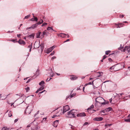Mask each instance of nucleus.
I'll list each match as a JSON object with an SVG mask.
<instances>
[{"label":"nucleus","instance_id":"1","mask_svg":"<svg viewBox=\"0 0 130 130\" xmlns=\"http://www.w3.org/2000/svg\"><path fill=\"white\" fill-rule=\"evenodd\" d=\"M75 111L74 110H72L68 112V117L70 118L75 117Z\"/></svg>","mask_w":130,"mask_h":130},{"label":"nucleus","instance_id":"2","mask_svg":"<svg viewBox=\"0 0 130 130\" xmlns=\"http://www.w3.org/2000/svg\"><path fill=\"white\" fill-rule=\"evenodd\" d=\"M33 107L32 106H28L25 110V113L27 114H29L32 110Z\"/></svg>","mask_w":130,"mask_h":130},{"label":"nucleus","instance_id":"3","mask_svg":"<svg viewBox=\"0 0 130 130\" xmlns=\"http://www.w3.org/2000/svg\"><path fill=\"white\" fill-rule=\"evenodd\" d=\"M123 52L130 55V46H125L123 50Z\"/></svg>","mask_w":130,"mask_h":130},{"label":"nucleus","instance_id":"4","mask_svg":"<svg viewBox=\"0 0 130 130\" xmlns=\"http://www.w3.org/2000/svg\"><path fill=\"white\" fill-rule=\"evenodd\" d=\"M62 109H57L55 111H56L57 112L58 111L57 113H56V115H54L52 117V118H54L56 117L59 116L61 114H62Z\"/></svg>","mask_w":130,"mask_h":130},{"label":"nucleus","instance_id":"5","mask_svg":"<svg viewBox=\"0 0 130 130\" xmlns=\"http://www.w3.org/2000/svg\"><path fill=\"white\" fill-rule=\"evenodd\" d=\"M55 47V46L54 45L51 47L47 49L46 50H44V52L45 53L48 54L51 52Z\"/></svg>","mask_w":130,"mask_h":130},{"label":"nucleus","instance_id":"6","mask_svg":"<svg viewBox=\"0 0 130 130\" xmlns=\"http://www.w3.org/2000/svg\"><path fill=\"white\" fill-rule=\"evenodd\" d=\"M70 109V107L68 105H66L63 107L62 113H64Z\"/></svg>","mask_w":130,"mask_h":130},{"label":"nucleus","instance_id":"7","mask_svg":"<svg viewBox=\"0 0 130 130\" xmlns=\"http://www.w3.org/2000/svg\"><path fill=\"white\" fill-rule=\"evenodd\" d=\"M38 129V126L37 124L33 125L31 127V130H35Z\"/></svg>","mask_w":130,"mask_h":130},{"label":"nucleus","instance_id":"8","mask_svg":"<svg viewBox=\"0 0 130 130\" xmlns=\"http://www.w3.org/2000/svg\"><path fill=\"white\" fill-rule=\"evenodd\" d=\"M118 67V66L117 65L112 66L110 68V69H112L115 71H118L120 70V69H117Z\"/></svg>","mask_w":130,"mask_h":130},{"label":"nucleus","instance_id":"9","mask_svg":"<svg viewBox=\"0 0 130 130\" xmlns=\"http://www.w3.org/2000/svg\"><path fill=\"white\" fill-rule=\"evenodd\" d=\"M103 119V118L102 117H95L93 119V120L94 121H100L102 120Z\"/></svg>","mask_w":130,"mask_h":130},{"label":"nucleus","instance_id":"10","mask_svg":"<svg viewBox=\"0 0 130 130\" xmlns=\"http://www.w3.org/2000/svg\"><path fill=\"white\" fill-rule=\"evenodd\" d=\"M116 27L117 28H120L121 27H122L123 26L124 24L123 23H120L117 24H115Z\"/></svg>","mask_w":130,"mask_h":130},{"label":"nucleus","instance_id":"11","mask_svg":"<svg viewBox=\"0 0 130 130\" xmlns=\"http://www.w3.org/2000/svg\"><path fill=\"white\" fill-rule=\"evenodd\" d=\"M58 120H56L54 121L53 124V126L55 127H56L58 124Z\"/></svg>","mask_w":130,"mask_h":130},{"label":"nucleus","instance_id":"12","mask_svg":"<svg viewBox=\"0 0 130 130\" xmlns=\"http://www.w3.org/2000/svg\"><path fill=\"white\" fill-rule=\"evenodd\" d=\"M104 99L103 98L100 97H99L96 98L95 99V102H102V101Z\"/></svg>","mask_w":130,"mask_h":130},{"label":"nucleus","instance_id":"13","mask_svg":"<svg viewBox=\"0 0 130 130\" xmlns=\"http://www.w3.org/2000/svg\"><path fill=\"white\" fill-rule=\"evenodd\" d=\"M77 117H84L86 116L85 113L84 112L82 113H80L79 114H78L77 115Z\"/></svg>","mask_w":130,"mask_h":130},{"label":"nucleus","instance_id":"14","mask_svg":"<svg viewBox=\"0 0 130 130\" xmlns=\"http://www.w3.org/2000/svg\"><path fill=\"white\" fill-rule=\"evenodd\" d=\"M57 36L59 37H61L64 38L66 36V34L61 33L57 34Z\"/></svg>","mask_w":130,"mask_h":130},{"label":"nucleus","instance_id":"15","mask_svg":"<svg viewBox=\"0 0 130 130\" xmlns=\"http://www.w3.org/2000/svg\"><path fill=\"white\" fill-rule=\"evenodd\" d=\"M101 102H96L95 103V106L96 107H99L101 105Z\"/></svg>","mask_w":130,"mask_h":130},{"label":"nucleus","instance_id":"16","mask_svg":"<svg viewBox=\"0 0 130 130\" xmlns=\"http://www.w3.org/2000/svg\"><path fill=\"white\" fill-rule=\"evenodd\" d=\"M18 42L19 44H23L24 45L26 43L24 41L21 39H20Z\"/></svg>","mask_w":130,"mask_h":130},{"label":"nucleus","instance_id":"17","mask_svg":"<svg viewBox=\"0 0 130 130\" xmlns=\"http://www.w3.org/2000/svg\"><path fill=\"white\" fill-rule=\"evenodd\" d=\"M83 85H82L80 86V87H77V90H81V89L82 88L83 89V91H84L85 86L83 87Z\"/></svg>","mask_w":130,"mask_h":130},{"label":"nucleus","instance_id":"18","mask_svg":"<svg viewBox=\"0 0 130 130\" xmlns=\"http://www.w3.org/2000/svg\"><path fill=\"white\" fill-rule=\"evenodd\" d=\"M128 70H127V71L126 72V74L128 75H130V66L129 67H128Z\"/></svg>","mask_w":130,"mask_h":130},{"label":"nucleus","instance_id":"19","mask_svg":"<svg viewBox=\"0 0 130 130\" xmlns=\"http://www.w3.org/2000/svg\"><path fill=\"white\" fill-rule=\"evenodd\" d=\"M32 47V43H31L27 47L28 48H29V52H30L31 51V49Z\"/></svg>","mask_w":130,"mask_h":130},{"label":"nucleus","instance_id":"20","mask_svg":"<svg viewBox=\"0 0 130 130\" xmlns=\"http://www.w3.org/2000/svg\"><path fill=\"white\" fill-rule=\"evenodd\" d=\"M112 109V108L109 107L105 109V110L107 112H109Z\"/></svg>","mask_w":130,"mask_h":130},{"label":"nucleus","instance_id":"21","mask_svg":"<svg viewBox=\"0 0 130 130\" xmlns=\"http://www.w3.org/2000/svg\"><path fill=\"white\" fill-rule=\"evenodd\" d=\"M128 118H128L127 119H126L124 120L126 122H130V114L128 115Z\"/></svg>","mask_w":130,"mask_h":130},{"label":"nucleus","instance_id":"22","mask_svg":"<svg viewBox=\"0 0 130 130\" xmlns=\"http://www.w3.org/2000/svg\"><path fill=\"white\" fill-rule=\"evenodd\" d=\"M77 77L75 76H73L72 77H70V78L71 80H74L77 79Z\"/></svg>","mask_w":130,"mask_h":130},{"label":"nucleus","instance_id":"23","mask_svg":"<svg viewBox=\"0 0 130 130\" xmlns=\"http://www.w3.org/2000/svg\"><path fill=\"white\" fill-rule=\"evenodd\" d=\"M30 20L32 21H38V19L37 17H35L34 18H32L30 19Z\"/></svg>","mask_w":130,"mask_h":130},{"label":"nucleus","instance_id":"24","mask_svg":"<svg viewBox=\"0 0 130 130\" xmlns=\"http://www.w3.org/2000/svg\"><path fill=\"white\" fill-rule=\"evenodd\" d=\"M31 26V28L34 29L37 27V24H35Z\"/></svg>","mask_w":130,"mask_h":130},{"label":"nucleus","instance_id":"25","mask_svg":"<svg viewBox=\"0 0 130 130\" xmlns=\"http://www.w3.org/2000/svg\"><path fill=\"white\" fill-rule=\"evenodd\" d=\"M93 81H93L92 83L91 82H90L86 84L84 86H86L87 85H93Z\"/></svg>","mask_w":130,"mask_h":130},{"label":"nucleus","instance_id":"26","mask_svg":"<svg viewBox=\"0 0 130 130\" xmlns=\"http://www.w3.org/2000/svg\"><path fill=\"white\" fill-rule=\"evenodd\" d=\"M44 84V82L43 81H42L41 82H40L39 84L40 85L42 86H43V85Z\"/></svg>","mask_w":130,"mask_h":130},{"label":"nucleus","instance_id":"27","mask_svg":"<svg viewBox=\"0 0 130 130\" xmlns=\"http://www.w3.org/2000/svg\"><path fill=\"white\" fill-rule=\"evenodd\" d=\"M94 106L93 105H92L91 106L87 109V110L88 111L89 110H91V109H93L94 108Z\"/></svg>","mask_w":130,"mask_h":130},{"label":"nucleus","instance_id":"28","mask_svg":"<svg viewBox=\"0 0 130 130\" xmlns=\"http://www.w3.org/2000/svg\"><path fill=\"white\" fill-rule=\"evenodd\" d=\"M44 86H42L40 87L38 89L40 91H41L44 89Z\"/></svg>","mask_w":130,"mask_h":130},{"label":"nucleus","instance_id":"29","mask_svg":"<svg viewBox=\"0 0 130 130\" xmlns=\"http://www.w3.org/2000/svg\"><path fill=\"white\" fill-rule=\"evenodd\" d=\"M124 47H123L120 46L118 48V50H120L121 51H123V50L124 49Z\"/></svg>","mask_w":130,"mask_h":130},{"label":"nucleus","instance_id":"30","mask_svg":"<svg viewBox=\"0 0 130 130\" xmlns=\"http://www.w3.org/2000/svg\"><path fill=\"white\" fill-rule=\"evenodd\" d=\"M47 30H53L54 31V30L51 27H48L47 28Z\"/></svg>","mask_w":130,"mask_h":130},{"label":"nucleus","instance_id":"31","mask_svg":"<svg viewBox=\"0 0 130 130\" xmlns=\"http://www.w3.org/2000/svg\"><path fill=\"white\" fill-rule=\"evenodd\" d=\"M111 51H107L106 52L105 54L107 55H108L110 53Z\"/></svg>","mask_w":130,"mask_h":130},{"label":"nucleus","instance_id":"32","mask_svg":"<svg viewBox=\"0 0 130 130\" xmlns=\"http://www.w3.org/2000/svg\"><path fill=\"white\" fill-rule=\"evenodd\" d=\"M102 73H101L100 72H98L97 73V75L98 76V77H100L101 75V74Z\"/></svg>","mask_w":130,"mask_h":130},{"label":"nucleus","instance_id":"33","mask_svg":"<svg viewBox=\"0 0 130 130\" xmlns=\"http://www.w3.org/2000/svg\"><path fill=\"white\" fill-rule=\"evenodd\" d=\"M30 15H27L26 16H25L24 18V19H27L29 17H30Z\"/></svg>","mask_w":130,"mask_h":130},{"label":"nucleus","instance_id":"34","mask_svg":"<svg viewBox=\"0 0 130 130\" xmlns=\"http://www.w3.org/2000/svg\"><path fill=\"white\" fill-rule=\"evenodd\" d=\"M12 116V115L11 112L9 111L8 113V116L9 117H11V116Z\"/></svg>","mask_w":130,"mask_h":130},{"label":"nucleus","instance_id":"35","mask_svg":"<svg viewBox=\"0 0 130 130\" xmlns=\"http://www.w3.org/2000/svg\"><path fill=\"white\" fill-rule=\"evenodd\" d=\"M69 125H70V126H71V128L72 129H74V126H73L72 125H70V124H69Z\"/></svg>","mask_w":130,"mask_h":130},{"label":"nucleus","instance_id":"36","mask_svg":"<svg viewBox=\"0 0 130 130\" xmlns=\"http://www.w3.org/2000/svg\"><path fill=\"white\" fill-rule=\"evenodd\" d=\"M25 89L26 90V92H28L29 90V88L28 87H27L25 88Z\"/></svg>","mask_w":130,"mask_h":130},{"label":"nucleus","instance_id":"37","mask_svg":"<svg viewBox=\"0 0 130 130\" xmlns=\"http://www.w3.org/2000/svg\"><path fill=\"white\" fill-rule=\"evenodd\" d=\"M47 23H43L42 25L41 26L42 27H43L44 26L47 25Z\"/></svg>","mask_w":130,"mask_h":130},{"label":"nucleus","instance_id":"38","mask_svg":"<svg viewBox=\"0 0 130 130\" xmlns=\"http://www.w3.org/2000/svg\"><path fill=\"white\" fill-rule=\"evenodd\" d=\"M44 92H45V93L46 92V91H45V90H44L43 91H42L39 92V94H41V93H42Z\"/></svg>","mask_w":130,"mask_h":130},{"label":"nucleus","instance_id":"39","mask_svg":"<svg viewBox=\"0 0 130 130\" xmlns=\"http://www.w3.org/2000/svg\"><path fill=\"white\" fill-rule=\"evenodd\" d=\"M54 53H55V52L54 51H53L51 53L50 55L52 56L54 54Z\"/></svg>","mask_w":130,"mask_h":130},{"label":"nucleus","instance_id":"40","mask_svg":"<svg viewBox=\"0 0 130 130\" xmlns=\"http://www.w3.org/2000/svg\"><path fill=\"white\" fill-rule=\"evenodd\" d=\"M89 124L88 122H86L83 124V125H87Z\"/></svg>","mask_w":130,"mask_h":130},{"label":"nucleus","instance_id":"41","mask_svg":"<svg viewBox=\"0 0 130 130\" xmlns=\"http://www.w3.org/2000/svg\"><path fill=\"white\" fill-rule=\"evenodd\" d=\"M2 130H7V129L6 127H4L2 128Z\"/></svg>","mask_w":130,"mask_h":130},{"label":"nucleus","instance_id":"42","mask_svg":"<svg viewBox=\"0 0 130 130\" xmlns=\"http://www.w3.org/2000/svg\"><path fill=\"white\" fill-rule=\"evenodd\" d=\"M75 95V94H72L70 96V98H71L73 97Z\"/></svg>","mask_w":130,"mask_h":130},{"label":"nucleus","instance_id":"43","mask_svg":"<svg viewBox=\"0 0 130 130\" xmlns=\"http://www.w3.org/2000/svg\"><path fill=\"white\" fill-rule=\"evenodd\" d=\"M39 113V111H38L37 112V113H35V115H34V117H36V116L37 115V114H38Z\"/></svg>","mask_w":130,"mask_h":130},{"label":"nucleus","instance_id":"44","mask_svg":"<svg viewBox=\"0 0 130 130\" xmlns=\"http://www.w3.org/2000/svg\"><path fill=\"white\" fill-rule=\"evenodd\" d=\"M40 46H41V47L42 48V47H43V43H41L40 44Z\"/></svg>","mask_w":130,"mask_h":130},{"label":"nucleus","instance_id":"45","mask_svg":"<svg viewBox=\"0 0 130 130\" xmlns=\"http://www.w3.org/2000/svg\"><path fill=\"white\" fill-rule=\"evenodd\" d=\"M124 17V15H123L120 14V17L121 18H123Z\"/></svg>","mask_w":130,"mask_h":130},{"label":"nucleus","instance_id":"46","mask_svg":"<svg viewBox=\"0 0 130 130\" xmlns=\"http://www.w3.org/2000/svg\"><path fill=\"white\" fill-rule=\"evenodd\" d=\"M12 41L14 43H15L16 42H17V41H16V39H13L12 40Z\"/></svg>","mask_w":130,"mask_h":130},{"label":"nucleus","instance_id":"47","mask_svg":"<svg viewBox=\"0 0 130 130\" xmlns=\"http://www.w3.org/2000/svg\"><path fill=\"white\" fill-rule=\"evenodd\" d=\"M46 34V32H45V31H44L43 32V36H44Z\"/></svg>","mask_w":130,"mask_h":130},{"label":"nucleus","instance_id":"48","mask_svg":"<svg viewBox=\"0 0 130 130\" xmlns=\"http://www.w3.org/2000/svg\"><path fill=\"white\" fill-rule=\"evenodd\" d=\"M108 60L110 62H111L112 61V60L110 58H108Z\"/></svg>","mask_w":130,"mask_h":130},{"label":"nucleus","instance_id":"49","mask_svg":"<svg viewBox=\"0 0 130 130\" xmlns=\"http://www.w3.org/2000/svg\"><path fill=\"white\" fill-rule=\"evenodd\" d=\"M42 23H41V22H38L37 23H36V24H37V26L38 25H39L41 24Z\"/></svg>","mask_w":130,"mask_h":130},{"label":"nucleus","instance_id":"50","mask_svg":"<svg viewBox=\"0 0 130 130\" xmlns=\"http://www.w3.org/2000/svg\"><path fill=\"white\" fill-rule=\"evenodd\" d=\"M107 57V56L105 55H104V56H103V59H104L105 58H106Z\"/></svg>","mask_w":130,"mask_h":130},{"label":"nucleus","instance_id":"51","mask_svg":"<svg viewBox=\"0 0 130 130\" xmlns=\"http://www.w3.org/2000/svg\"><path fill=\"white\" fill-rule=\"evenodd\" d=\"M109 124L108 123H106L105 125V127H107L108 126H109Z\"/></svg>","mask_w":130,"mask_h":130},{"label":"nucleus","instance_id":"52","mask_svg":"<svg viewBox=\"0 0 130 130\" xmlns=\"http://www.w3.org/2000/svg\"><path fill=\"white\" fill-rule=\"evenodd\" d=\"M17 95H19V96H21V97L22 96V94H16Z\"/></svg>","mask_w":130,"mask_h":130},{"label":"nucleus","instance_id":"53","mask_svg":"<svg viewBox=\"0 0 130 130\" xmlns=\"http://www.w3.org/2000/svg\"><path fill=\"white\" fill-rule=\"evenodd\" d=\"M56 57L55 56H53L52 58V59L53 60L56 58Z\"/></svg>","mask_w":130,"mask_h":130},{"label":"nucleus","instance_id":"54","mask_svg":"<svg viewBox=\"0 0 130 130\" xmlns=\"http://www.w3.org/2000/svg\"><path fill=\"white\" fill-rule=\"evenodd\" d=\"M31 80V79H29L28 81H27V82H26V83H28Z\"/></svg>","mask_w":130,"mask_h":130},{"label":"nucleus","instance_id":"55","mask_svg":"<svg viewBox=\"0 0 130 130\" xmlns=\"http://www.w3.org/2000/svg\"><path fill=\"white\" fill-rule=\"evenodd\" d=\"M18 120V119H15L14 121V122L15 123Z\"/></svg>","mask_w":130,"mask_h":130},{"label":"nucleus","instance_id":"56","mask_svg":"<svg viewBox=\"0 0 130 130\" xmlns=\"http://www.w3.org/2000/svg\"><path fill=\"white\" fill-rule=\"evenodd\" d=\"M29 36L30 37H32L33 38H34V35L33 34H31Z\"/></svg>","mask_w":130,"mask_h":130},{"label":"nucleus","instance_id":"57","mask_svg":"<svg viewBox=\"0 0 130 130\" xmlns=\"http://www.w3.org/2000/svg\"><path fill=\"white\" fill-rule=\"evenodd\" d=\"M100 112L101 113H104L105 112V111L104 110H102V111H100Z\"/></svg>","mask_w":130,"mask_h":130},{"label":"nucleus","instance_id":"58","mask_svg":"<svg viewBox=\"0 0 130 130\" xmlns=\"http://www.w3.org/2000/svg\"><path fill=\"white\" fill-rule=\"evenodd\" d=\"M106 104V103L105 102H102V103L101 102V105L102 104V105H105Z\"/></svg>","mask_w":130,"mask_h":130},{"label":"nucleus","instance_id":"59","mask_svg":"<svg viewBox=\"0 0 130 130\" xmlns=\"http://www.w3.org/2000/svg\"><path fill=\"white\" fill-rule=\"evenodd\" d=\"M30 28H31V26L30 27H28L27 28H26V30H28V29H30Z\"/></svg>","mask_w":130,"mask_h":130},{"label":"nucleus","instance_id":"60","mask_svg":"<svg viewBox=\"0 0 130 130\" xmlns=\"http://www.w3.org/2000/svg\"><path fill=\"white\" fill-rule=\"evenodd\" d=\"M70 98V96H67L66 98V100H67V99L69 98V99H70L71 98Z\"/></svg>","mask_w":130,"mask_h":130},{"label":"nucleus","instance_id":"61","mask_svg":"<svg viewBox=\"0 0 130 130\" xmlns=\"http://www.w3.org/2000/svg\"><path fill=\"white\" fill-rule=\"evenodd\" d=\"M40 22H41V23H42L43 22V21L42 19H40Z\"/></svg>","mask_w":130,"mask_h":130},{"label":"nucleus","instance_id":"62","mask_svg":"<svg viewBox=\"0 0 130 130\" xmlns=\"http://www.w3.org/2000/svg\"><path fill=\"white\" fill-rule=\"evenodd\" d=\"M21 36L20 34H17V36L18 38H19L20 37V36Z\"/></svg>","mask_w":130,"mask_h":130},{"label":"nucleus","instance_id":"63","mask_svg":"<svg viewBox=\"0 0 130 130\" xmlns=\"http://www.w3.org/2000/svg\"><path fill=\"white\" fill-rule=\"evenodd\" d=\"M31 125L30 124H29L27 125V127H29L31 126Z\"/></svg>","mask_w":130,"mask_h":130},{"label":"nucleus","instance_id":"64","mask_svg":"<svg viewBox=\"0 0 130 130\" xmlns=\"http://www.w3.org/2000/svg\"><path fill=\"white\" fill-rule=\"evenodd\" d=\"M51 79V78H50V79H49V80H48V78H47V79H46V82H48V81H49L50 80V79Z\"/></svg>","mask_w":130,"mask_h":130}]
</instances>
